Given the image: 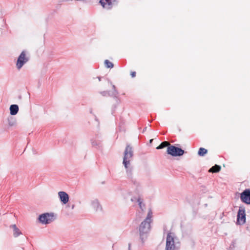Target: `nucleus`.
<instances>
[{
    "label": "nucleus",
    "mask_w": 250,
    "mask_h": 250,
    "mask_svg": "<svg viewBox=\"0 0 250 250\" xmlns=\"http://www.w3.org/2000/svg\"><path fill=\"white\" fill-rule=\"evenodd\" d=\"M237 221L239 225H242L246 222V214L244 208H240L237 214Z\"/></svg>",
    "instance_id": "nucleus-7"
},
{
    "label": "nucleus",
    "mask_w": 250,
    "mask_h": 250,
    "mask_svg": "<svg viewBox=\"0 0 250 250\" xmlns=\"http://www.w3.org/2000/svg\"><path fill=\"white\" fill-rule=\"evenodd\" d=\"M131 76L133 78L135 77V76H136V72H132L131 73Z\"/></svg>",
    "instance_id": "nucleus-20"
},
{
    "label": "nucleus",
    "mask_w": 250,
    "mask_h": 250,
    "mask_svg": "<svg viewBox=\"0 0 250 250\" xmlns=\"http://www.w3.org/2000/svg\"><path fill=\"white\" fill-rule=\"evenodd\" d=\"M91 143H92V145L93 146H99L101 145V143L100 142H97L95 140H92Z\"/></svg>",
    "instance_id": "nucleus-19"
},
{
    "label": "nucleus",
    "mask_w": 250,
    "mask_h": 250,
    "mask_svg": "<svg viewBox=\"0 0 250 250\" xmlns=\"http://www.w3.org/2000/svg\"><path fill=\"white\" fill-rule=\"evenodd\" d=\"M98 79H99V81H101V77H98Z\"/></svg>",
    "instance_id": "nucleus-23"
},
{
    "label": "nucleus",
    "mask_w": 250,
    "mask_h": 250,
    "mask_svg": "<svg viewBox=\"0 0 250 250\" xmlns=\"http://www.w3.org/2000/svg\"><path fill=\"white\" fill-rule=\"evenodd\" d=\"M106 93H107V92H106L104 91V92H103L102 93V94H103L104 95H105V94H106Z\"/></svg>",
    "instance_id": "nucleus-21"
},
{
    "label": "nucleus",
    "mask_w": 250,
    "mask_h": 250,
    "mask_svg": "<svg viewBox=\"0 0 250 250\" xmlns=\"http://www.w3.org/2000/svg\"><path fill=\"white\" fill-rule=\"evenodd\" d=\"M112 87H113V88L114 89H115V86L114 85H112Z\"/></svg>",
    "instance_id": "nucleus-22"
},
{
    "label": "nucleus",
    "mask_w": 250,
    "mask_h": 250,
    "mask_svg": "<svg viewBox=\"0 0 250 250\" xmlns=\"http://www.w3.org/2000/svg\"><path fill=\"white\" fill-rule=\"evenodd\" d=\"M169 143L168 142L165 141L162 142L158 146L156 147L157 149L163 148L169 145Z\"/></svg>",
    "instance_id": "nucleus-16"
},
{
    "label": "nucleus",
    "mask_w": 250,
    "mask_h": 250,
    "mask_svg": "<svg viewBox=\"0 0 250 250\" xmlns=\"http://www.w3.org/2000/svg\"><path fill=\"white\" fill-rule=\"evenodd\" d=\"M53 214L46 213L40 215L39 219L42 224H48L53 221Z\"/></svg>",
    "instance_id": "nucleus-6"
},
{
    "label": "nucleus",
    "mask_w": 250,
    "mask_h": 250,
    "mask_svg": "<svg viewBox=\"0 0 250 250\" xmlns=\"http://www.w3.org/2000/svg\"><path fill=\"white\" fill-rule=\"evenodd\" d=\"M19 111V106L17 104H12L10 107V114L15 115L17 114Z\"/></svg>",
    "instance_id": "nucleus-12"
},
{
    "label": "nucleus",
    "mask_w": 250,
    "mask_h": 250,
    "mask_svg": "<svg viewBox=\"0 0 250 250\" xmlns=\"http://www.w3.org/2000/svg\"><path fill=\"white\" fill-rule=\"evenodd\" d=\"M175 235L173 233H168L167 237L166 250H174L175 246L174 244Z\"/></svg>",
    "instance_id": "nucleus-5"
},
{
    "label": "nucleus",
    "mask_w": 250,
    "mask_h": 250,
    "mask_svg": "<svg viewBox=\"0 0 250 250\" xmlns=\"http://www.w3.org/2000/svg\"><path fill=\"white\" fill-rule=\"evenodd\" d=\"M133 156V151L132 147L129 145L126 146L124 152V157L123 159V164L126 169L127 172H128V168L130 165V162L132 160Z\"/></svg>",
    "instance_id": "nucleus-2"
},
{
    "label": "nucleus",
    "mask_w": 250,
    "mask_h": 250,
    "mask_svg": "<svg viewBox=\"0 0 250 250\" xmlns=\"http://www.w3.org/2000/svg\"><path fill=\"white\" fill-rule=\"evenodd\" d=\"M29 60V58L27 56L26 52L23 51L19 56L17 62L16 67L18 70H20L22 67Z\"/></svg>",
    "instance_id": "nucleus-3"
},
{
    "label": "nucleus",
    "mask_w": 250,
    "mask_h": 250,
    "mask_svg": "<svg viewBox=\"0 0 250 250\" xmlns=\"http://www.w3.org/2000/svg\"><path fill=\"white\" fill-rule=\"evenodd\" d=\"M112 0H100V2L103 7L110 9L112 7Z\"/></svg>",
    "instance_id": "nucleus-10"
},
{
    "label": "nucleus",
    "mask_w": 250,
    "mask_h": 250,
    "mask_svg": "<svg viewBox=\"0 0 250 250\" xmlns=\"http://www.w3.org/2000/svg\"><path fill=\"white\" fill-rule=\"evenodd\" d=\"M91 206L96 211L102 209V207L100 205L99 202L96 199L93 200L91 201Z\"/></svg>",
    "instance_id": "nucleus-11"
},
{
    "label": "nucleus",
    "mask_w": 250,
    "mask_h": 250,
    "mask_svg": "<svg viewBox=\"0 0 250 250\" xmlns=\"http://www.w3.org/2000/svg\"><path fill=\"white\" fill-rule=\"evenodd\" d=\"M220 167L218 165H215L214 166L212 167L211 168H210L209 170V172H219L220 170Z\"/></svg>",
    "instance_id": "nucleus-15"
},
{
    "label": "nucleus",
    "mask_w": 250,
    "mask_h": 250,
    "mask_svg": "<svg viewBox=\"0 0 250 250\" xmlns=\"http://www.w3.org/2000/svg\"><path fill=\"white\" fill-rule=\"evenodd\" d=\"M152 212L149 210L146 218L141 223L139 227L140 237L143 242L148 235L150 230V223L152 221Z\"/></svg>",
    "instance_id": "nucleus-1"
},
{
    "label": "nucleus",
    "mask_w": 250,
    "mask_h": 250,
    "mask_svg": "<svg viewBox=\"0 0 250 250\" xmlns=\"http://www.w3.org/2000/svg\"><path fill=\"white\" fill-rule=\"evenodd\" d=\"M241 201L246 204H250V189H246L240 194Z\"/></svg>",
    "instance_id": "nucleus-8"
},
{
    "label": "nucleus",
    "mask_w": 250,
    "mask_h": 250,
    "mask_svg": "<svg viewBox=\"0 0 250 250\" xmlns=\"http://www.w3.org/2000/svg\"><path fill=\"white\" fill-rule=\"evenodd\" d=\"M167 152L173 156H180L183 155L184 151L174 146H170L167 148Z\"/></svg>",
    "instance_id": "nucleus-4"
},
{
    "label": "nucleus",
    "mask_w": 250,
    "mask_h": 250,
    "mask_svg": "<svg viewBox=\"0 0 250 250\" xmlns=\"http://www.w3.org/2000/svg\"><path fill=\"white\" fill-rule=\"evenodd\" d=\"M58 196L61 201L63 204H66L69 201V196L68 194L64 191H59Z\"/></svg>",
    "instance_id": "nucleus-9"
},
{
    "label": "nucleus",
    "mask_w": 250,
    "mask_h": 250,
    "mask_svg": "<svg viewBox=\"0 0 250 250\" xmlns=\"http://www.w3.org/2000/svg\"><path fill=\"white\" fill-rule=\"evenodd\" d=\"M104 64L107 68H112L114 66L113 63L107 60L105 61Z\"/></svg>",
    "instance_id": "nucleus-17"
},
{
    "label": "nucleus",
    "mask_w": 250,
    "mask_h": 250,
    "mask_svg": "<svg viewBox=\"0 0 250 250\" xmlns=\"http://www.w3.org/2000/svg\"><path fill=\"white\" fill-rule=\"evenodd\" d=\"M11 227L13 229V235L14 237H17L21 234V230L17 227L16 225H13Z\"/></svg>",
    "instance_id": "nucleus-13"
},
{
    "label": "nucleus",
    "mask_w": 250,
    "mask_h": 250,
    "mask_svg": "<svg viewBox=\"0 0 250 250\" xmlns=\"http://www.w3.org/2000/svg\"><path fill=\"white\" fill-rule=\"evenodd\" d=\"M137 202L138 203L140 208L143 209V208L145 206L144 204H143V200L139 197L137 199Z\"/></svg>",
    "instance_id": "nucleus-18"
},
{
    "label": "nucleus",
    "mask_w": 250,
    "mask_h": 250,
    "mask_svg": "<svg viewBox=\"0 0 250 250\" xmlns=\"http://www.w3.org/2000/svg\"><path fill=\"white\" fill-rule=\"evenodd\" d=\"M208 153V150L203 148L200 147L198 150V154L200 156H204L205 154Z\"/></svg>",
    "instance_id": "nucleus-14"
}]
</instances>
